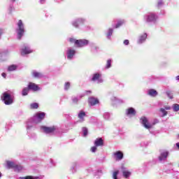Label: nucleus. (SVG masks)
I'll list each match as a JSON object with an SVG mask.
<instances>
[{"instance_id":"1","label":"nucleus","mask_w":179,"mask_h":179,"mask_svg":"<svg viewBox=\"0 0 179 179\" xmlns=\"http://www.w3.org/2000/svg\"><path fill=\"white\" fill-rule=\"evenodd\" d=\"M2 101H3L6 106H10V104H13V96L9 94L8 92H3L1 97Z\"/></svg>"},{"instance_id":"2","label":"nucleus","mask_w":179,"mask_h":179,"mask_svg":"<svg viewBox=\"0 0 179 179\" xmlns=\"http://www.w3.org/2000/svg\"><path fill=\"white\" fill-rule=\"evenodd\" d=\"M17 34L18 40H22V37L24 35V24L22 20H20L17 22Z\"/></svg>"},{"instance_id":"3","label":"nucleus","mask_w":179,"mask_h":179,"mask_svg":"<svg viewBox=\"0 0 179 179\" xmlns=\"http://www.w3.org/2000/svg\"><path fill=\"white\" fill-rule=\"evenodd\" d=\"M87 44H89V41L86 39H78L75 41V45L78 48L85 47Z\"/></svg>"},{"instance_id":"4","label":"nucleus","mask_w":179,"mask_h":179,"mask_svg":"<svg viewBox=\"0 0 179 179\" xmlns=\"http://www.w3.org/2000/svg\"><path fill=\"white\" fill-rule=\"evenodd\" d=\"M141 124L143 125L144 128L146 129H150L152 128V124L149 123V120H148V118L146 117H142L141 118Z\"/></svg>"},{"instance_id":"5","label":"nucleus","mask_w":179,"mask_h":179,"mask_svg":"<svg viewBox=\"0 0 179 179\" xmlns=\"http://www.w3.org/2000/svg\"><path fill=\"white\" fill-rule=\"evenodd\" d=\"M41 129L43 130L45 134H52V132H55L56 129L55 126H52L50 127L43 126Z\"/></svg>"},{"instance_id":"6","label":"nucleus","mask_w":179,"mask_h":179,"mask_svg":"<svg viewBox=\"0 0 179 179\" xmlns=\"http://www.w3.org/2000/svg\"><path fill=\"white\" fill-rule=\"evenodd\" d=\"M28 89H29V90H33V92H38V90H40L38 85L34 83H29Z\"/></svg>"},{"instance_id":"7","label":"nucleus","mask_w":179,"mask_h":179,"mask_svg":"<svg viewBox=\"0 0 179 179\" xmlns=\"http://www.w3.org/2000/svg\"><path fill=\"white\" fill-rule=\"evenodd\" d=\"M113 156L116 160H122L124 159V153L121 151L114 152Z\"/></svg>"},{"instance_id":"8","label":"nucleus","mask_w":179,"mask_h":179,"mask_svg":"<svg viewBox=\"0 0 179 179\" xmlns=\"http://www.w3.org/2000/svg\"><path fill=\"white\" fill-rule=\"evenodd\" d=\"M7 166L8 169H15L17 170H22V166H19L12 162H7Z\"/></svg>"},{"instance_id":"9","label":"nucleus","mask_w":179,"mask_h":179,"mask_svg":"<svg viewBox=\"0 0 179 179\" xmlns=\"http://www.w3.org/2000/svg\"><path fill=\"white\" fill-rule=\"evenodd\" d=\"M88 103L90 106H96V104H99V99L92 96L88 99Z\"/></svg>"},{"instance_id":"10","label":"nucleus","mask_w":179,"mask_h":179,"mask_svg":"<svg viewBox=\"0 0 179 179\" xmlns=\"http://www.w3.org/2000/svg\"><path fill=\"white\" fill-rule=\"evenodd\" d=\"M33 50L30 49V48L25 46L24 48L21 50V55H27V54H31Z\"/></svg>"},{"instance_id":"11","label":"nucleus","mask_w":179,"mask_h":179,"mask_svg":"<svg viewBox=\"0 0 179 179\" xmlns=\"http://www.w3.org/2000/svg\"><path fill=\"white\" fill-rule=\"evenodd\" d=\"M94 145L97 148H99V146H104V140H103L102 138H98L95 140Z\"/></svg>"},{"instance_id":"12","label":"nucleus","mask_w":179,"mask_h":179,"mask_svg":"<svg viewBox=\"0 0 179 179\" xmlns=\"http://www.w3.org/2000/svg\"><path fill=\"white\" fill-rule=\"evenodd\" d=\"M156 15L153 14V13H150V15H148L147 16V22L148 23H150V22H156Z\"/></svg>"},{"instance_id":"13","label":"nucleus","mask_w":179,"mask_h":179,"mask_svg":"<svg viewBox=\"0 0 179 179\" xmlns=\"http://www.w3.org/2000/svg\"><path fill=\"white\" fill-rule=\"evenodd\" d=\"M36 117L38 120V122H41V121H43V119L45 118V113L44 112L37 113L36 114Z\"/></svg>"},{"instance_id":"14","label":"nucleus","mask_w":179,"mask_h":179,"mask_svg":"<svg viewBox=\"0 0 179 179\" xmlns=\"http://www.w3.org/2000/svg\"><path fill=\"white\" fill-rule=\"evenodd\" d=\"M122 174H123V177H124V178H129V177L131 176V171H127L125 169V168L122 167Z\"/></svg>"},{"instance_id":"15","label":"nucleus","mask_w":179,"mask_h":179,"mask_svg":"<svg viewBox=\"0 0 179 179\" xmlns=\"http://www.w3.org/2000/svg\"><path fill=\"white\" fill-rule=\"evenodd\" d=\"M76 52L74 50H69L67 52V58L68 59H72L73 57V55H75V53Z\"/></svg>"},{"instance_id":"16","label":"nucleus","mask_w":179,"mask_h":179,"mask_svg":"<svg viewBox=\"0 0 179 179\" xmlns=\"http://www.w3.org/2000/svg\"><path fill=\"white\" fill-rule=\"evenodd\" d=\"M100 78H101V74L99 73H94L93 76H92V78L91 79V80L92 82H96V80H100Z\"/></svg>"},{"instance_id":"17","label":"nucleus","mask_w":179,"mask_h":179,"mask_svg":"<svg viewBox=\"0 0 179 179\" xmlns=\"http://www.w3.org/2000/svg\"><path fill=\"white\" fill-rule=\"evenodd\" d=\"M136 112L134 108H129L127 110V115H135Z\"/></svg>"},{"instance_id":"18","label":"nucleus","mask_w":179,"mask_h":179,"mask_svg":"<svg viewBox=\"0 0 179 179\" xmlns=\"http://www.w3.org/2000/svg\"><path fill=\"white\" fill-rule=\"evenodd\" d=\"M167 156H169L168 152H162L161 155L159 157V162H162V160H164L165 159H167Z\"/></svg>"},{"instance_id":"19","label":"nucleus","mask_w":179,"mask_h":179,"mask_svg":"<svg viewBox=\"0 0 179 179\" xmlns=\"http://www.w3.org/2000/svg\"><path fill=\"white\" fill-rule=\"evenodd\" d=\"M148 94L149 96H151L152 97H156V96H157L158 93L157 91H156L154 89H151L150 90H148Z\"/></svg>"},{"instance_id":"20","label":"nucleus","mask_w":179,"mask_h":179,"mask_svg":"<svg viewBox=\"0 0 179 179\" xmlns=\"http://www.w3.org/2000/svg\"><path fill=\"white\" fill-rule=\"evenodd\" d=\"M32 76H34L36 79H39L40 78H43V73L37 71H33Z\"/></svg>"},{"instance_id":"21","label":"nucleus","mask_w":179,"mask_h":179,"mask_svg":"<svg viewBox=\"0 0 179 179\" xmlns=\"http://www.w3.org/2000/svg\"><path fill=\"white\" fill-rule=\"evenodd\" d=\"M146 38H148V34H143L141 35V36L138 39L139 44H142V42L145 41V40H146Z\"/></svg>"},{"instance_id":"22","label":"nucleus","mask_w":179,"mask_h":179,"mask_svg":"<svg viewBox=\"0 0 179 179\" xmlns=\"http://www.w3.org/2000/svg\"><path fill=\"white\" fill-rule=\"evenodd\" d=\"M17 68V66H16V65L12 64L8 67V71L12 72L13 71H16Z\"/></svg>"},{"instance_id":"23","label":"nucleus","mask_w":179,"mask_h":179,"mask_svg":"<svg viewBox=\"0 0 179 179\" xmlns=\"http://www.w3.org/2000/svg\"><path fill=\"white\" fill-rule=\"evenodd\" d=\"M38 108V103H33L30 104V109L31 110H37Z\"/></svg>"},{"instance_id":"24","label":"nucleus","mask_w":179,"mask_h":179,"mask_svg":"<svg viewBox=\"0 0 179 179\" xmlns=\"http://www.w3.org/2000/svg\"><path fill=\"white\" fill-rule=\"evenodd\" d=\"M118 174H120V171L119 170H116L115 171L113 172V179H118Z\"/></svg>"},{"instance_id":"25","label":"nucleus","mask_w":179,"mask_h":179,"mask_svg":"<svg viewBox=\"0 0 179 179\" xmlns=\"http://www.w3.org/2000/svg\"><path fill=\"white\" fill-rule=\"evenodd\" d=\"M30 90L29 89V87H24L23 90H22V96H27V94H29V91Z\"/></svg>"},{"instance_id":"26","label":"nucleus","mask_w":179,"mask_h":179,"mask_svg":"<svg viewBox=\"0 0 179 179\" xmlns=\"http://www.w3.org/2000/svg\"><path fill=\"white\" fill-rule=\"evenodd\" d=\"M124 23V20H119L117 24L115 25V29H118L119 27H121V26H122Z\"/></svg>"},{"instance_id":"27","label":"nucleus","mask_w":179,"mask_h":179,"mask_svg":"<svg viewBox=\"0 0 179 179\" xmlns=\"http://www.w3.org/2000/svg\"><path fill=\"white\" fill-rule=\"evenodd\" d=\"M83 117H86V113L81 110V111H80V113L78 114V118L82 120V119H83Z\"/></svg>"},{"instance_id":"28","label":"nucleus","mask_w":179,"mask_h":179,"mask_svg":"<svg viewBox=\"0 0 179 179\" xmlns=\"http://www.w3.org/2000/svg\"><path fill=\"white\" fill-rule=\"evenodd\" d=\"M159 111L161 112V113H162V117H166V115H167V111L166 110V109L165 108H161L160 109H159Z\"/></svg>"},{"instance_id":"29","label":"nucleus","mask_w":179,"mask_h":179,"mask_svg":"<svg viewBox=\"0 0 179 179\" xmlns=\"http://www.w3.org/2000/svg\"><path fill=\"white\" fill-rule=\"evenodd\" d=\"M173 110L175 112L179 111V105L178 103H175L173 105Z\"/></svg>"},{"instance_id":"30","label":"nucleus","mask_w":179,"mask_h":179,"mask_svg":"<svg viewBox=\"0 0 179 179\" xmlns=\"http://www.w3.org/2000/svg\"><path fill=\"white\" fill-rule=\"evenodd\" d=\"M106 69H108V68H111V59H108L106 62Z\"/></svg>"},{"instance_id":"31","label":"nucleus","mask_w":179,"mask_h":179,"mask_svg":"<svg viewBox=\"0 0 179 179\" xmlns=\"http://www.w3.org/2000/svg\"><path fill=\"white\" fill-rule=\"evenodd\" d=\"M69 87H71V83H69V82L66 83L64 85L65 90H69Z\"/></svg>"},{"instance_id":"32","label":"nucleus","mask_w":179,"mask_h":179,"mask_svg":"<svg viewBox=\"0 0 179 179\" xmlns=\"http://www.w3.org/2000/svg\"><path fill=\"white\" fill-rule=\"evenodd\" d=\"M83 131L84 136H87V128L83 127Z\"/></svg>"},{"instance_id":"33","label":"nucleus","mask_w":179,"mask_h":179,"mask_svg":"<svg viewBox=\"0 0 179 179\" xmlns=\"http://www.w3.org/2000/svg\"><path fill=\"white\" fill-rule=\"evenodd\" d=\"M166 94L169 99H173V94H171V91L166 92Z\"/></svg>"},{"instance_id":"34","label":"nucleus","mask_w":179,"mask_h":179,"mask_svg":"<svg viewBox=\"0 0 179 179\" xmlns=\"http://www.w3.org/2000/svg\"><path fill=\"white\" fill-rule=\"evenodd\" d=\"M96 150H97V146L94 145L91 148V152H92L93 153H94Z\"/></svg>"},{"instance_id":"35","label":"nucleus","mask_w":179,"mask_h":179,"mask_svg":"<svg viewBox=\"0 0 179 179\" xmlns=\"http://www.w3.org/2000/svg\"><path fill=\"white\" fill-rule=\"evenodd\" d=\"M163 5V1L162 0H158L157 1V6L159 8V6H162Z\"/></svg>"},{"instance_id":"36","label":"nucleus","mask_w":179,"mask_h":179,"mask_svg":"<svg viewBox=\"0 0 179 179\" xmlns=\"http://www.w3.org/2000/svg\"><path fill=\"white\" fill-rule=\"evenodd\" d=\"M78 101H79V99L76 97H74L73 99V103H74L75 104H78Z\"/></svg>"},{"instance_id":"37","label":"nucleus","mask_w":179,"mask_h":179,"mask_svg":"<svg viewBox=\"0 0 179 179\" xmlns=\"http://www.w3.org/2000/svg\"><path fill=\"white\" fill-rule=\"evenodd\" d=\"M113 35V29H109L108 32V36H112Z\"/></svg>"},{"instance_id":"38","label":"nucleus","mask_w":179,"mask_h":179,"mask_svg":"<svg viewBox=\"0 0 179 179\" xmlns=\"http://www.w3.org/2000/svg\"><path fill=\"white\" fill-rule=\"evenodd\" d=\"M31 178H32V176H30L20 178V179H31Z\"/></svg>"},{"instance_id":"39","label":"nucleus","mask_w":179,"mask_h":179,"mask_svg":"<svg viewBox=\"0 0 179 179\" xmlns=\"http://www.w3.org/2000/svg\"><path fill=\"white\" fill-rule=\"evenodd\" d=\"M123 44H124V45H128L129 44V41L127 39L124 40Z\"/></svg>"},{"instance_id":"40","label":"nucleus","mask_w":179,"mask_h":179,"mask_svg":"<svg viewBox=\"0 0 179 179\" xmlns=\"http://www.w3.org/2000/svg\"><path fill=\"white\" fill-rule=\"evenodd\" d=\"M69 41H70V43H74V44H75V42L76 41V39H75L73 38H70Z\"/></svg>"},{"instance_id":"41","label":"nucleus","mask_w":179,"mask_h":179,"mask_svg":"<svg viewBox=\"0 0 179 179\" xmlns=\"http://www.w3.org/2000/svg\"><path fill=\"white\" fill-rule=\"evenodd\" d=\"M73 25L74 26V27H79V24H78V22H73Z\"/></svg>"},{"instance_id":"42","label":"nucleus","mask_w":179,"mask_h":179,"mask_svg":"<svg viewBox=\"0 0 179 179\" xmlns=\"http://www.w3.org/2000/svg\"><path fill=\"white\" fill-rule=\"evenodd\" d=\"M1 76H3V78H6V73H2Z\"/></svg>"},{"instance_id":"43","label":"nucleus","mask_w":179,"mask_h":179,"mask_svg":"<svg viewBox=\"0 0 179 179\" xmlns=\"http://www.w3.org/2000/svg\"><path fill=\"white\" fill-rule=\"evenodd\" d=\"M164 109L165 110H171V108L170 106H165Z\"/></svg>"},{"instance_id":"44","label":"nucleus","mask_w":179,"mask_h":179,"mask_svg":"<svg viewBox=\"0 0 179 179\" xmlns=\"http://www.w3.org/2000/svg\"><path fill=\"white\" fill-rule=\"evenodd\" d=\"M176 146H177L178 149L179 150V143H176Z\"/></svg>"},{"instance_id":"45","label":"nucleus","mask_w":179,"mask_h":179,"mask_svg":"<svg viewBox=\"0 0 179 179\" xmlns=\"http://www.w3.org/2000/svg\"><path fill=\"white\" fill-rule=\"evenodd\" d=\"M86 93H92V91L91 90H88V91H86Z\"/></svg>"},{"instance_id":"46","label":"nucleus","mask_w":179,"mask_h":179,"mask_svg":"<svg viewBox=\"0 0 179 179\" xmlns=\"http://www.w3.org/2000/svg\"><path fill=\"white\" fill-rule=\"evenodd\" d=\"M31 179H38V178H33V176H32V178H31Z\"/></svg>"},{"instance_id":"47","label":"nucleus","mask_w":179,"mask_h":179,"mask_svg":"<svg viewBox=\"0 0 179 179\" xmlns=\"http://www.w3.org/2000/svg\"><path fill=\"white\" fill-rule=\"evenodd\" d=\"M41 1V2H44V1H45V0H40Z\"/></svg>"},{"instance_id":"48","label":"nucleus","mask_w":179,"mask_h":179,"mask_svg":"<svg viewBox=\"0 0 179 179\" xmlns=\"http://www.w3.org/2000/svg\"><path fill=\"white\" fill-rule=\"evenodd\" d=\"M12 1V2H15L16 0H11Z\"/></svg>"},{"instance_id":"49","label":"nucleus","mask_w":179,"mask_h":179,"mask_svg":"<svg viewBox=\"0 0 179 179\" xmlns=\"http://www.w3.org/2000/svg\"><path fill=\"white\" fill-rule=\"evenodd\" d=\"M1 177H2V175H1V173H0V178H1Z\"/></svg>"},{"instance_id":"50","label":"nucleus","mask_w":179,"mask_h":179,"mask_svg":"<svg viewBox=\"0 0 179 179\" xmlns=\"http://www.w3.org/2000/svg\"><path fill=\"white\" fill-rule=\"evenodd\" d=\"M156 123H153V125H155Z\"/></svg>"},{"instance_id":"51","label":"nucleus","mask_w":179,"mask_h":179,"mask_svg":"<svg viewBox=\"0 0 179 179\" xmlns=\"http://www.w3.org/2000/svg\"><path fill=\"white\" fill-rule=\"evenodd\" d=\"M178 136H179V134H178Z\"/></svg>"}]
</instances>
